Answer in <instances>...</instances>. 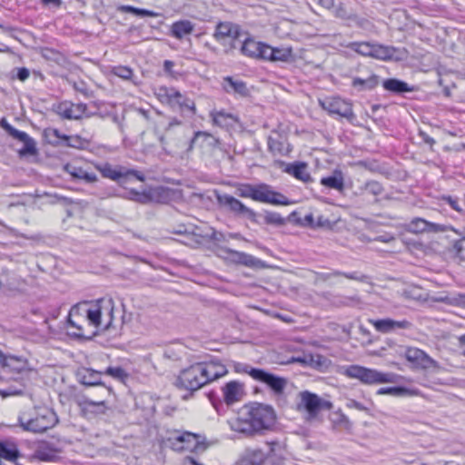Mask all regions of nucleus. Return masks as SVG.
Here are the masks:
<instances>
[{
	"label": "nucleus",
	"instance_id": "nucleus-50",
	"mask_svg": "<svg viewBox=\"0 0 465 465\" xmlns=\"http://www.w3.org/2000/svg\"><path fill=\"white\" fill-rule=\"evenodd\" d=\"M442 201L444 203H448L456 212H458L460 213H463V210L460 207V205L459 203V199L457 197H453L450 195H445V196H442Z\"/></svg>",
	"mask_w": 465,
	"mask_h": 465
},
{
	"label": "nucleus",
	"instance_id": "nucleus-10",
	"mask_svg": "<svg viewBox=\"0 0 465 465\" xmlns=\"http://www.w3.org/2000/svg\"><path fill=\"white\" fill-rule=\"evenodd\" d=\"M252 378L263 383L275 396H282L288 385V380L284 377L275 375L263 369L252 371Z\"/></svg>",
	"mask_w": 465,
	"mask_h": 465
},
{
	"label": "nucleus",
	"instance_id": "nucleus-62",
	"mask_svg": "<svg viewBox=\"0 0 465 465\" xmlns=\"http://www.w3.org/2000/svg\"><path fill=\"white\" fill-rule=\"evenodd\" d=\"M338 422L341 424L346 430H349L351 427L350 420L343 414L340 415Z\"/></svg>",
	"mask_w": 465,
	"mask_h": 465
},
{
	"label": "nucleus",
	"instance_id": "nucleus-49",
	"mask_svg": "<svg viewBox=\"0 0 465 465\" xmlns=\"http://www.w3.org/2000/svg\"><path fill=\"white\" fill-rule=\"evenodd\" d=\"M334 15L343 20H354L356 18V15L348 12L342 5H339L335 7Z\"/></svg>",
	"mask_w": 465,
	"mask_h": 465
},
{
	"label": "nucleus",
	"instance_id": "nucleus-17",
	"mask_svg": "<svg viewBox=\"0 0 465 465\" xmlns=\"http://www.w3.org/2000/svg\"><path fill=\"white\" fill-rule=\"evenodd\" d=\"M44 137L45 141L54 146L60 145L62 142H64L65 145L74 148H84L88 142L81 137L75 135V144L72 143L68 135L62 134L58 129L46 128L44 131Z\"/></svg>",
	"mask_w": 465,
	"mask_h": 465
},
{
	"label": "nucleus",
	"instance_id": "nucleus-19",
	"mask_svg": "<svg viewBox=\"0 0 465 465\" xmlns=\"http://www.w3.org/2000/svg\"><path fill=\"white\" fill-rule=\"evenodd\" d=\"M218 202L222 205L226 206L231 212L237 215H242L252 221L255 220L256 213L232 195L224 194L219 196Z\"/></svg>",
	"mask_w": 465,
	"mask_h": 465
},
{
	"label": "nucleus",
	"instance_id": "nucleus-9",
	"mask_svg": "<svg viewBox=\"0 0 465 465\" xmlns=\"http://www.w3.org/2000/svg\"><path fill=\"white\" fill-rule=\"evenodd\" d=\"M166 445L175 451H199L205 450L197 434L188 431L175 432L166 439Z\"/></svg>",
	"mask_w": 465,
	"mask_h": 465
},
{
	"label": "nucleus",
	"instance_id": "nucleus-20",
	"mask_svg": "<svg viewBox=\"0 0 465 465\" xmlns=\"http://www.w3.org/2000/svg\"><path fill=\"white\" fill-rule=\"evenodd\" d=\"M223 401L227 405L240 401L244 395L243 384L238 381L227 382L222 389Z\"/></svg>",
	"mask_w": 465,
	"mask_h": 465
},
{
	"label": "nucleus",
	"instance_id": "nucleus-56",
	"mask_svg": "<svg viewBox=\"0 0 465 465\" xmlns=\"http://www.w3.org/2000/svg\"><path fill=\"white\" fill-rule=\"evenodd\" d=\"M67 169H69L67 167ZM70 174L74 177V178H77V179H82L83 178V174L85 172V170H84L83 168L81 167H72L71 170H68Z\"/></svg>",
	"mask_w": 465,
	"mask_h": 465
},
{
	"label": "nucleus",
	"instance_id": "nucleus-13",
	"mask_svg": "<svg viewBox=\"0 0 465 465\" xmlns=\"http://www.w3.org/2000/svg\"><path fill=\"white\" fill-rule=\"evenodd\" d=\"M94 168L102 174L104 178L110 179L112 181H118L120 178L126 177L129 175L134 176L139 181H143V174L134 169H126L123 166L114 167L109 163H94Z\"/></svg>",
	"mask_w": 465,
	"mask_h": 465
},
{
	"label": "nucleus",
	"instance_id": "nucleus-18",
	"mask_svg": "<svg viewBox=\"0 0 465 465\" xmlns=\"http://www.w3.org/2000/svg\"><path fill=\"white\" fill-rule=\"evenodd\" d=\"M300 397L301 404L308 412L310 418L316 417L324 406L331 407V403L322 401L317 394L308 391H302Z\"/></svg>",
	"mask_w": 465,
	"mask_h": 465
},
{
	"label": "nucleus",
	"instance_id": "nucleus-16",
	"mask_svg": "<svg viewBox=\"0 0 465 465\" xmlns=\"http://www.w3.org/2000/svg\"><path fill=\"white\" fill-rule=\"evenodd\" d=\"M57 114L64 119L78 120L82 117H90L85 104H74L69 101L61 102L56 108Z\"/></svg>",
	"mask_w": 465,
	"mask_h": 465
},
{
	"label": "nucleus",
	"instance_id": "nucleus-61",
	"mask_svg": "<svg viewBox=\"0 0 465 465\" xmlns=\"http://www.w3.org/2000/svg\"><path fill=\"white\" fill-rule=\"evenodd\" d=\"M82 180H84L86 183H94L98 180L95 173L84 172L83 174Z\"/></svg>",
	"mask_w": 465,
	"mask_h": 465
},
{
	"label": "nucleus",
	"instance_id": "nucleus-33",
	"mask_svg": "<svg viewBox=\"0 0 465 465\" xmlns=\"http://www.w3.org/2000/svg\"><path fill=\"white\" fill-rule=\"evenodd\" d=\"M169 106L180 111L190 110L193 114L195 113L194 102L189 99L185 94L180 93L178 90L173 95L172 104H170Z\"/></svg>",
	"mask_w": 465,
	"mask_h": 465
},
{
	"label": "nucleus",
	"instance_id": "nucleus-34",
	"mask_svg": "<svg viewBox=\"0 0 465 465\" xmlns=\"http://www.w3.org/2000/svg\"><path fill=\"white\" fill-rule=\"evenodd\" d=\"M193 24L189 20H180L174 22L171 26V35L176 39H182L185 35L193 33Z\"/></svg>",
	"mask_w": 465,
	"mask_h": 465
},
{
	"label": "nucleus",
	"instance_id": "nucleus-47",
	"mask_svg": "<svg viewBox=\"0 0 465 465\" xmlns=\"http://www.w3.org/2000/svg\"><path fill=\"white\" fill-rule=\"evenodd\" d=\"M264 222L267 224L281 226L285 223V219L278 213L267 212L264 215Z\"/></svg>",
	"mask_w": 465,
	"mask_h": 465
},
{
	"label": "nucleus",
	"instance_id": "nucleus-43",
	"mask_svg": "<svg viewBox=\"0 0 465 465\" xmlns=\"http://www.w3.org/2000/svg\"><path fill=\"white\" fill-rule=\"evenodd\" d=\"M120 10L123 12H125V13H131L133 15H138L141 17H145V16L154 17L157 15V14L154 13L153 11L137 8V7H134L132 5H122L120 7Z\"/></svg>",
	"mask_w": 465,
	"mask_h": 465
},
{
	"label": "nucleus",
	"instance_id": "nucleus-8",
	"mask_svg": "<svg viewBox=\"0 0 465 465\" xmlns=\"http://www.w3.org/2000/svg\"><path fill=\"white\" fill-rule=\"evenodd\" d=\"M91 322L94 330H107L114 321V302L112 298L104 297L94 302H89Z\"/></svg>",
	"mask_w": 465,
	"mask_h": 465
},
{
	"label": "nucleus",
	"instance_id": "nucleus-7",
	"mask_svg": "<svg viewBox=\"0 0 465 465\" xmlns=\"http://www.w3.org/2000/svg\"><path fill=\"white\" fill-rule=\"evenodd\" d=\"M18 421L25 431L43 433L53 428L58 422V418L54 411L45 408L37 411L32 418H27L25 414L20 415Z\"/></svg>",
	"mask_w": 465,
	"mask_h": 465
},
{
	"label": "nucleus",
	"instance_id": "nucleus-1",
	"mask_svg": "<svg viewBox=\"0 0 465 465\" xmlns=\"http://www.w3.org/2000/svg\"><path fill=\"white\" fill-rule=\"evenodd\" d=\"M276 422L274 409L263 403L243 406L236 418L230 420L232 430L246 438L264 435L273 429Z\"/></svg>",
	"mask_w": 465,
	"mask_h": 465
},
{
	"label": "nucleus",
	"instance_id": "nucleus-37",
	"mask_svg": "<svg viewBox=\"0 0 465 465\" xmlns=\"http://www.w3.org/2000/svg\"><path fill=\"white\" fill-rule=\"evenodd\" d=\"M213 124L220 127H228L236 122V118L224 111H213L210 113Z\"/></svg>",
	"mask_w": 465,
	"mask_h": 465
},
{
	"label": "nucleus",
	"instance_id": "nucleus-53",
	"mask_svg": "<svg viewBox=\"0 0 465 465\" xmlns=\"http://www.w3.org/2000/svg\"><path fill=\"white\" fill-rule=\"evenodd\" d=\"M446 300L449 301L450 304L452 305H461L465 303V294H457L452 297H448Z\"/></svg>",
	"mask_w": 465,
	"mask_h": 465
},
{
	"label": "nucleus",
	"instance_id": "nucleus-46",
	"mask_svg": "<svg viewBox=\"0 0 465 465\" xmlns=\"http://www.w3.org/2000/svg\"><path fill=\"white\" fill-rule=\"evenodd\" d=\"M362 189H364L368 193L373 196H379L384 191L382 185L377 181L367 182L362 187Z\"/></svg>",
	"mask_w": 465,
	"mask_h": 465
},
{
	"label": "nucleus",
	"instance_id": "nucleus-15",
	"mask_svg": "<svg viewBox=\"0 0 465 465\" xmlns=\"http://www.w3.org/2000/svg\"><path fill=\"white\" fill-rule=\"evenodd\" d=\"M404 356L416 369L429 370L440 368L439 363L420 349L415 347L407 348Z\"/></svg>",
	"mask_w": 465,
	"mask_h": 465
},
{
	"label": "nucleus",
	"instance_id": "nucleus-5",
	"mask_svg": "<svg viewBox=\"0 0 465 465\" xmlns=\"http://www.w3.org/2000/svg\"><path fill=\"white\" fill-rule=\"evenodd\" d=\"M67 322L69 327L75 330L71 333L75 337H90L96 332V330H89V328H93L89 302H83L74 305L69 311Z\"/></svg>",
	"mask_w": 465,
	"mask_h": 465
},
{
	"label": "nucleus",
	"instance_id": "nucleus-45",
	"mask_svg": "<svg viewBox=\"0 0 465 465\" xmlns=\"http://www.w3.org/2000/svg\"><path fill=\"white\" fill-rule=\"evenodd\" d=\"M111 72L114 75L124 80H131L134 75L133 69L125 65L114 66Z\"/></svg>",
	"mask_w": 465,
	"mask_h": 465
},
{
	"label": "nucleus",
	"instance_id": "nucleus-32",
	"mask_svg": "<svg viewBox=\"0 0 465 465\" xmlns=\"http://www.w3.org/2000/svg\"><path fill=\"white\" fill-rule=\"evenodd\" d=\"M21 456L15 443L12 441H0V459L15 462Z\"/></svg>",
	"mask_w": 465,
	"mask_h": 465
},
{
	"label": "nucleus",
	"instance_id": "nucleus-63",
	"mask_svg": "<svg viewBox=\"0 0 465 465\" xmlns=\"http://www.w3.org/2000/svg\"><path fill=\"white\" fill-rule=\"evenodd\" d=\"M420 136L421 137L422 141L427 144L433 145L435 143V140L422 131L420 132Z\"/></svg>",
	"mask_w": 465,
	"mask_h": 465
},
{
	"label": "nucleus",
	"instance_id": "nucleus-41",
	"mask_svg": "<svg viewBox=\"0 0 465 465\" xmlns=\"http://www.w3.org/2000/svg\"><path fill=\"white\" fill-rule=\"evenodd\" d=\"M341 275L347 279L358 281L361 282H369V277L367 275L359 273L358 272H342L340 271H333L332 272L329 273L326 276V279L331 276H341Z\"/></svg>",
	"mask_w": 465,
	"mask_h": 465
},
{
	"label": "nucleus",
	"instance_id": "nucleus-52",
	"mask_svg": "<svg viewBox=\"0 0 465 465\" xmlns=\"http://www.w3.org/2000/svg\"><path fill=\"white\" fill-rule=\"evenodd\" d=\"M267 445L270 448L268 453H266L267 458L277 456L282 450V444L279 441H268Z\"/></svg>",
	"mask_w": 465,
	"mask_h": 465
},
{
	"label": "nucleus",
	"instance_id": "nucleus-55",
	"mask_svg": "<svg viewBox=\"0 0 465 465\" xmlns=\"http://www.w3.org/2000/svg\"><path fill=\"white\" fill-rule=\"evenodd\" d=\"M75 90L82 93L85 96H90L91 94V92L84 82L75 83Z\"/></svg>",
	"mask_w": 465,
	"mask_h": 465
},
{
	"label": "nucleus",
	"instance_id": "nucleus-27",
	"mask_svg": "<svg viewBox=\"0 0 465 465\" xmlns=\"http://www.w3.org/2000/svg\"><path fill=\"white\" fill-rule=\"evenodd\" d=\"M79 405L81 407L82 411L86 415L87 414H94V415L104 414L107 410V406L104 400L94 401L92 399L85 398L79 403Z\"/></svg>",
	"mask_w": 465,
	"mask_h": 465
},
{
	"label": "nucleus",
	"instance_id": "nucleus-14",
	"mask_svg": "<svg viewBox=\"0 0 465 465\" xmlns=\"http://www.w3.org/2000/svg\"><path fill=\"white\" fill-rule=\"evenodd\" d=\"M1 371L5 374L15 376L27 373L31 371V368L26 358L4 353Z\"/></svg>",
	"mask_w": 465,
	"mask_h": 465
},
{
	"label": "nucleus",
	"instance_id": "nucleus-21",
	"mask_svg": "<svg viewBox=\"0 0 465 465\" xmlns=\"http://www.w3.org/2000/svg\"><path fill=\"white\" fill-rule=\"evenodd\" d=\"M265 43L247 37L242 41L240 52L242 55L263 60V51L265 50Z\"/></svg>",
	"mask_w": 465,
	"mask_h": 465
},
{
	"label": "nucleus",
	"instance_id": "nucleus-26",
	"mask_svg": "<svg viewBox=\"0 0 465 465\" xmlns=\"http://www.w3.org/2000/svg\"><path fill=\"white\" fill-rule=\"evenodd\" d=\"M267 455L260 449H247L240 460V465H263Z\"/></svg>",
	"mask_w": 465,
	"mask_h": 465
},
{
	"label": "nucleus",
	"instance_id": "nucleus-25",
	"mask_svg": "<svg viewBox=\"0 0 465 465\" xmlns=\"http://www.w3.org/2000/svg\"><path fill=\"white\" fill-rule=\"evenodd\" d=\"M409 232L413 233H421L425 232H443L441 224L428 222L422 218H414L407 225Z\"/></svg>",
	"mask_w": 465,
	"mask_h": 465
},
{
	"label": "nucleus",
	"instance_id": "nucleus-57",
	"mask_svg": "<svg viewBox=\"0 0 465 465\" xmlns=\"http://www.w3.org/2000/svg\"><path fill=\"white\" fill-rule=\"evenodd\" d=\"M150 201H151V197H150V195L147 193H145V192H143V193L138 192V194H137V196L135 198V202L144 204V203H149Z\"/></svg>",
	"mask_w": 465,
	"mask_h": 465
},
{
	"label": "nucleus",
	"instance_id": "nucleus-3",
	"mask_svg": "<svg viewBox=\"0 0 465 465\" xmlns=\"http://www.w3.org/2000/svg\"><path fill=\"white\" fill-rule=\"evenodd\" d=\"M237 194L242 198H251L253 201L270 203L272 205H289L292 202L282 193L276 192L267 183H245L237 189Z\"/></svg>",
	"mask_w": 465,
	"mask_h": 465
},
{
	"label": "nucleus",
	"instance_id": "nucleus-60",
	"mask_svg": "<svg viewBox=\"0 0 465 465\" xmlns=\"http://www.w3.org/2000/svg\"><path fill=\"white\" fill-rule=\"evenodd\" d=\"M37 457L43 461H50L52 460L54 455L46 453L44 450L39 449L37 450Z\"/></svg>",
	"mask_w": 465,
	"mask_h": 465
},
{
	"label": "nucleus",
	"instance_id": "nucleus-4",
	"mask_svg": "<svg viewBox=\"0 0 465 465\" xmlns=\"http://www.w3.org/2000/svg\"><path fill=\"white\" fill-rule=\"evenodd\" d=\"M344 46L350 48L360 55L371 57L381 61L401 60L403 52L392 45L371 42H351Z\"/></svg>",
	"mask_w": 465,
	"mask_h": 465
},
{
	"label": "nucleus",
	"instance_id": "nucleus-51",
	"mask_svg": "<svg viewBox=\"0 0 465 465\" xmlns=\"http://www.w3.org/2000/svg\"><path fill=\"white\" fill-rule=\"evenodd\" d=\"M260 369L258 368H253V367H251L250 365L248 364H244V363H235L234 364V371L238 373H246L248 375H250L252 377V371H259Z\"/></svg>",
	"mask_w": 465,
	"mask_h": 465
},
{
	"label": "nucleus",
	"instance_id": "nucleus-24",
	"mask_svg": "<svg viewBox=\"0 0 465 465\" xmlns=\"http://www.w3.org/2000/svg\"><path fill=\"white\" fill-rule=\"evenodd\" d=\"M292 54L290 47H272L266 44L263 51V60L272 62H287Z\"/></svg>",
	"mask_w": 465,
	"mask_h": 465
},
{
	"label": "nucleus",
	"instance_id": "nucleus-30",
	"mask_svg": "<svg viewBox=\"0 0 465 465\" xmlns=\"http://www.w3.org/2000/svg\"><path fill=\"white\" fill-rule=\"evenodd\" d=\"M224 251L228 253V259L235 263L253 267L258 262V260L251 254L232 249H226Z\"/></svg>",
	"mask_w": 465,
	"mask_h": 465
},
{
	"label": "nucleus",
	"instance_id": "nucleus-59",
	"mask_svg": "<svg viewBox=\"0 0 465 465\" xmlns=\"http://www.w3.org/2000/svg\"><path fill=\"white\" fill-rule=\"evenodd\" d=\"M0 126L3 127L10 136L13 137V130H17L14 126H12L5 118L1 119Z\"/></svg>",
	"mask_w": 465,
	"mask_h": 465
},
{
	"label": "nucleus",
	"instance_id": "nucleus-11",
	"mask_svg": "<svg viewBox=\"0 0 465 465\" xmlns=\"http://www.w3.org/2000/svg\"><path fill=\"white\" fill-rule=\"evenodd\" d=\"M213 36L221 44H223L226 40H230V47L225 50V52L228 53L236 48V42L242 37V30L236 24L231 22H219L215 26Z\"/></svg>",
	"mask_w": 465,
	"mask_h": 465
},
{
	"label": "nucleus",
	"instance_id": "nucleus-12",
	"mask_svg": "<svg viewBox=\"0 0 465 465\" xmlns=\"http://www.w3.org/2000/svg\"><path fill=\"white\" fill-rule=\"evenodd\" d=\"M320 104L322 109L327 111L330 114H337L346 118L350 122H352L356 117L351 103L341 97H328L320 101Z\"/></svg>",
	"mask_w": 465,
	"mask_h": 465
},
{
	"label": "nucleus",
	"instance_id": "nucleus-39",
	"mask_svg": "<svg viewBox=\"0 0 465 465\" xmlns=\"http://www.w3.org/2000/svg\"><path fill=\"white\" fill-rule=\"evenodd\" d=\"M176 91L177 90L173 87L161 85L154 89L153 94L160 103L169 106L170 104H172L173 95L175 94Z\"/></svg>",
	"mask_w": 465,
	"mask_h": 465
},
{
	"label": "nucleus",
	"instance_id": "nucleus-48",
	"mask_svg": "<svg viewBox=\"0 0 465 465\" xmlns=\"http://www.w3.org/2000/svg\"><path fill=\"white\" fill-rule=\"evenodd\" d=\"M103 374L102 371H95L93 370H87L86 374L84 376V383L87 385H97L100 384V376Z\"/></svg>",
	"mask_w": 465,
	"mask_h": 465
},
{
	"label": "nucleus",
	"instance_id": "nucleus-31",
	"mask_svg": "<svg viewBox=\"0 0 465 465\" xmlns=\"http://www.w3.org/2000/svg\"><path fill=\"white\" fill-rule=\"evenodd\" d=\"M218 139L207 132L198 131L194 134L191 140L190 148L193 146H209L215 147L218 144Z\"/></svg>",
	"mask_w": 465,
	"mask_h": 465
},
{
	"label": "nucleus",
	"instance_id": "nucleus-2",
	"mask_svg": "<svg viewBox=\"0 0 465 465\" xmlns=\"http://www.w3.org/2000/svg\"><path fill=\"white\" fill-rule=\"evenodd\" d=\"M228 373L220 361H200L183 369L175 379L174 385L192 395L203 386Z\"/></svg>",
	"mask_w": 465,
	"mask_h": 465
},
{
	"label": "nucleus",
	"instance_id": "nucleus-40",
	"mask_svg": "<svg viewBox=\"0 0 465 465\" xmlns=\"http://www.w3.org/2000/svg\"><path fill=\"white\" fill-rule=\"evenodd\" d=\"M377 394L383 395L389 394L392 396H404V395H414L417 394L416 391L410 390L405 387H386L380 388L377 391Z\"/></svg>",
	"mask_w": 465,
	"mask_h": 465
},
{
	"label": "nucleus",
	"instance_id": "nucleus-44",
	"mask_svg": "<svg viewBox=\"0 0 465 465\" xmlns=\"http://www.w3.org/2000/svg\"><path fill=\"white\" fill-rule=\"evenodd\" d=\"M451 252L460 261H465V238L461 237L453 241Z\"/></svg>",
	"mask_w": 465,
	"mask_h": 465
},
{
	"label": "nucleus",
	"instance_id": "nucleus-28",
	"mask_svg": "<svg viewBox=\"0 0 465 465\" xmlns=\"http://www.w3.org/2000/svg\"><path fill=\"white\" fill-rule=\"evenodd\" d=\"M320 183L327 188L334 189L338 192L344 190V175L341 170L335 169L331 175L322 177Z\"/></svg>",
	"mask_w": 465,
	"mask_h": 465
},
{
	"label": "nucleus",
	"instance_id": "nucleus-54",
	"mask_svg": "<svg viewBox=\"0 0 465 465\" xmlns=\"http://www.w3.org/2000/svg\"><path fill=\"white\" fill-rule=\"evenodd\" d=\"M29 75H30V73L27 68L21 67V68L17 69L16 77L20 81H22V82L25 81L26 79H28Z\"/></svg>",
	"mask_w": 465,
	"mask_h": 465
},
{
	"label": "nucleus",
	"instance_id": "nucleus-29",
	"mask_svg": "<svg viewBox=\"0 0 465 465\" xmlns=\"http://www.w3.org/2000/svg\"><path fill=\"white\" fill-rule=\"evenodd\" d=\"M223 89L226 93H234L241 96H247L249 94L246 84L242 80L234 79L231 76L224 77Z\"/></svg>",
	"mask_w": 465,
	"mask_h": 465
},
{
	"label": "nucleus",
	"instance_id": "nucleus-38",
	"mask_svg": "<svg viewBox=\"0 0 465 465\" xmlns=\"http://www.w3.org/2000/svg\"><path fill=\"white\" fill-rule=\"evenodd\" d=\"M382 85L385 90L395 94H403L412 90L407 83L395 78L385 80Z\"/></svg>",
	"mask_w": 465,
	"mask_h": 465
},
{
	"label": "nucleus",
	"instance_id": "nucleus-22",
	"mask_svg": "<svg viewBox=\"0 0 465 465\" xmlns=\"http://www.w3.org/2000/svg\"><path fill=\"white\" fill-rule=\"evenodd\" d=\"M377 331L389 333L396 329H410L411 323L407 320L395 321L392 319H381L371 322Z\"/></svg>",
	"mask_w": 465,
	"mask_h": 465
},
{
	"label": "nucleus",
	"instance_id": "nucleus-58",
	"mask_svg": "<svg viewBox=\"0 0 465 465\" xmlns=\"http://www.w3.org/2000/svg\"><path fill=\"white\" fill-rule=\"evenodd\" d=\"M347 407L350 408V409H356V410H359V411H365L366 408L359 401H355V400H349L347 401Z\"/></svg>",
	"mask_w": 465,
	"mask_h": 465
},
{
	"label": "nucleus",
	"instance_id": "nucleus-23",
	"mask_svg": "<svg viewBox=\"0 0 465 465\" xmlns=\"http://www.w3.org/2000/svg\"><path fill=\"white\" fill-rule=\"evenodd\" d=\"M13 138L24 143V146L18 150V154L23 157L26 155H35L37 153L36 143L25 132L13 130Z\"/></svg>",
	"mask_w": 465,
	"mask_h": 465
},
{
	"label": "nucleus",
	"instance_id": "nucleus-42",
	"mask_svg": "<svg viewBox=\"0 0 465 465\" xmlns=\"http://www.w3.org/2000/svg\"><path fill=\"white\" fill-rule=\"evenodd\" d=\"M103 374L120 381H124L128 377V373L120 366H109L103 371Z\"/></svg>",
	"mask_w": 465,
	"mask_h": 465
},
{
	"label": "nucleus",
	"instance_id": "nucleus-36",
	"mask_svg": "<svg viewBox=\"0 0 465 465\" xmlns=\"http://www.w3.org/2000/svg\"><path fill=\"white\" fill-rule=\"evenodd\" d=\"M286 173L292 174L296 179L301 180L304 183H308L312 181L311 174L307 170V163H296L293 164H290L286 168Z\"/></svg>",
	"mask_w": 465,
	"mask_h": 465
},
{
	"label": "nucleus",
	"instance_id": "nucleus-35",
	"mask_svg": "<svg viewBox=\"0 0 465 465\" xmlns=\"http://www.w3.org/2000/svg\"><path fill=\"white\" fill-rule=\"evenodd\" d=\"M379 84V76L375 74H370L367 78L354 77L351 85L358 91L374 89Z\"/></svg>",
	"mask_w": 465,
	"mask_h": 465
},
{
	"label": "nucleus",
	"instance_id": "nucleus-64",
	"mask_svg": "<svg viewBox=\"0 0 465 465\" xmlns=\"http://www.w3.org/2000/svg\"><path fill=\"white\" fill-rule=\"evenodd\" d=\"M318 3L326 9L334 7V0H318Z\"/></svg>",
	"mask_w": 465,
	"mask_h": 465
},
{
	"label": "nucleus",
	"instance_id": "nucleus-6",
	"mask_svg": "<svg viewBox=\"0 0 465 465\" xmlns=\"http://www.w3.org/2000/svg\"><path fill=\"white\" fill-rule=\"evenodd\" d=\"M344 374L351 379H357L366 385L382 383H393L397 375L392 372H382L375 369H370L360 365H351L346 368Z\"/></svg>",
	"mask_w": 465,
	"mask_h": 465
}]
</instances>
